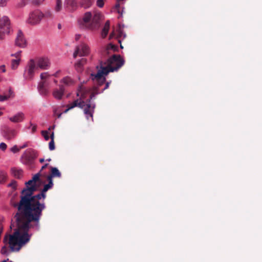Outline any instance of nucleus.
Returning a JSON list of instances; mask_svg holds the SVG:
<instances>
[{"label":"nucleus","instance_id":"obj_1","mask_svg":"<svg viewBox=\"0 0 262 262\" xmlns=\"http://www.w3.org/2000/svg\"><path fill=\"white\" fill-rule=\"evenodd\" d=\"M26 187L21 192L20 200L13 206L17 208V212L11 220V229L14 232L6 235L4 243H8L11 251H18L28 243L31 236L29 233L33 221V177L25 183Z\"/></svg>","mask_w":262,"mask_h":262},{"label":"nucleus","instance_id":"obj_2","mask_svg":"<svg viewBox=\"0 0 262 262\" xmlns=\"http://www.w3.org/2000/svg\"><path fill=\"white\" fill-rule=\"evenodd\" d=\"M124 64V60L120 55H114L107 60L106 62H100V69L96 74L91 73L90 78L93 80L103 83L105 78L103 75H106L109 72L118 70Z\"/></svg>","mask_w":262,"mask_h":262},{"label":"nucleus","instance_id":"obj_3","mask_svg":"<svg viewBox=\"0 0 262 262\" xmlns=\"http://www.w3.org/2000/svg\"><path fill=\"white\" fill-rule=\"evenodd\" d=\"M103 19V16L100 12H95L92 14L91 12L84 13L81 25L82 27L91 30H98Z\"/></svg>","mask_w":262,"mask_h":262},{"label":"nucleus","instance_id":"obj_4","mask_svg":"<svg viewBox=\"0 0 262 262\" xmlns=\"http://www.w3.org/2000/svg\"><path fill=\"white\" fill-rule=\"evenodd\" d=\"M98 92H93L90 96V98L89 99L88 102L90 103L91 99L95 97V95L97 94ZM79 107L81 108H84V113L86 115L87 119H89V117H93V113L91 111V105L90 103H86L84 101L81 99H77L74 101L72 103L69 104L67 105L68 108L66 109L64 113H67L70 110L76 107Z\"/></svg>","mask_w":262,"mask_h":262},{"label":"nucleus","instance_id":"obj_5","mask_svg":"<svg viewBox=\"0 0 262 262\" xmlns=\"http://www.w3.org/2000/svg\"><path fill=\"white\" fill-rule=\"evenodd\" d=\"M45 208L44 203L35 201L34 198V230H38L39 227V220L42 214V211Z\"/></svg>","mask_w":262,"mask_h":262},{"label":"nucleus","instance_id":"obj_6","mask_svg":"<svg viewBox=\"0 0 262 262\" xmlns=\"http://www.w3.org/2000/svg\"><path fill=\"white\" fill-rule=\"evenodd\" d=\"M50 75L48 72L41 73L40 75V81L39 82L37 89L41 95H46L49 93V83L47 79L49 78Z\"/></svg>","mask_w":262,"mask_h":262},{"label":"nucleus","instance_id":"obj_7","mask_svg":"<svg viewBox=\"0 0 262 262\" xmlns=\"http://www.w3.org/2000/svg\"><path fill=\"white\" fill-rule=\"evenodd\" d=\"M50 64V60L47 57H37L34 60V70L38 68L43 70H47Z\"/></svg>","mask_w":262,"mask_h":262},{"label":"nucleus","instance_id":"obj_8","mask_svg":"<svg viewBox=\"0 0 262 262\" xmlns=\"http://www.w3.org/2000/svg\"><path fill=\"white\" fill-rule=\"evenodd\" d=\"M89 47L85 43H81L76 47L75 51L73 54V57L75 58L78 55L79 56H87L89 53Z\"/></svg>","mask_w":262,"mask_h":262},{"label":"nucleus","instance_id":"obj_9","mask_svg":"<svg viewBox=\"0 0 262 262\" xmlns=\"http://www.w3.org/2000/svg\"><path fill=\"white\" fill-rule=\"evenodd\" d=\"M43 17L52 18L53 17V14L50 11H47L45 14H43L38 10L34 11V25L39 23Z\"/></svg>","mask_w":262,"mask_h":262},{"label":"nucleus","instance_id":"obj_10","mask_svg":"<svg viewBox=\"0 0 262 262\" xmlns=\"http://www.w3.org/2000/svg\"><path fill=\"white\" fill-rule=\"evenodd\" d=\"M48 164H46L43 165L39 172L34 175V191L39 189V186L37 185L38 183H39L40 185H42L45 183V181L40 177L42 175L41 171L43 169L47 168L48 166Z\"/></svg>","mask_w":262,"mask_h":262},{"label":"nucleus","instance_id":"obj_11","mask_svg":"<svg viewBox=\"0 0 262 262\" xmlns=\"http://www.w3.org/2000/svg\"><path fill=\"white\" fill-rule=\"evenodd\" d=\"M51 184V183H50V184H42L40 185L39 183H38L37 185L39 186V189L38 190L40 189V187L41 186H43V189H41V192L37 195H34L35 201H39V200L41 199L42 198L43 200H44L46 197V192L50 189L51 188L50 185ZM37 190V189H36ZM36 191V190H35ZM35 191V190L34 191Z\"/></svg>","mask_w":262,"mask_h":262},{"label":"nucleus","instance_id":"obj_12","mask_svg":"<svg viewBox=\"0 0 262 262\" xmlns=\"http://www.w3.org/2000/svg\"><path fill=\"white\" fill-rule=\"evenodd\" d=\"M3 137L8 140H11L16 136V131L13 128L6 127L4 128L3 132Z\"/></svg>","mask_w":262,"mask_h":262},{"label":"nucleus","instance_id":"obj_13","mask_svg":"<svg viewBox=\"0 0 262 262\" xmlns=\"http://www.w3.org/2000/svg\"><path fill=\"white\" fill-rule=\"evenodd\" d=\"M23 163L31 166L33 163V156L31 150H26L21 156Z\"/></svg>","mask_w":262,"mask_h":262},{"label":"nucleus","instance_id":"obj_14","mask_svg":"<svg viewBox=\"0 0 262 262\" xmlns=\"http://www.w3.org/2000/svg\"><path fill=\"white\" fill-rule=\"evenodd\" d=\"M50 169L51 173V174L47 176V179L49 181L48 184H50V183H51L50 186L52 188L53 185L52 178L54 177L60 178L61 174L59 170L56 167H51Z\"/></svg>","mask_w":262,"mask_h":262},{"label":"nucleus","instance_id":"obj_15","mask_svg":"<svg viewBox=\"0 0 262 262\" xmlns=\"http://www.w3.org/2000/svg\"><path fill=\"white\" fill-rule=\"evenodd\" d=\"M33 76V59H30L28 64V66L26 68L25 72L24 74V77L26 80L31 79Z\"/></svg>","mask_w":262,"mask_h":262},{"label":"nucleus","instance_id":"obj_16","mask_svg":"<svg viewBox=\"0 0 262 262\" xmlns=\"http://www.w3.org/2000/svg\"><path fill=\"white\" fill-rule=\"evenodd\" d=\"M0 29L7 30V32H10V21L7 16H3L0 19Z\"/></svg>","mask_w":262,"mask_h":262},{"label":"nucleus","instance_id":"obj_17","mask_svg":"<svg viewBox=\"0 0 262 262\" xmlns=\"http://www.w3.org/2000/svg\"><path fill=\"white\" fill-rule=\"evenodd\" d=\"M15 44L16 46L24 48L26 46V41L25 39L23 33L20 30H19L15 39Z\"/></svg>","mask_w":262,"mask_h":262},{"label":"nucleus","instance_id":"obj_18","mask_svg":"<svg viewBox=\"0 0 262 262\" xmlns=\"http://www.w3.org/2000/svg\"><path fill=\"white\" fill-rule=\"evenodd\" d=\"M64 88L63 85H59V89H55L52 93L53 97L58 100H61L64 93Z\"/></svg>","mask_w":262,"mask_h":262},{"label":"nucleus","instance_id":"obj_19","mask_svg":"<svg viewBox=\"0 0 262 262\" xmlns=\"http://www.w3.org/2000/svg\"><path fill=\"white\" fill-rule=\"evenodd\" d=\"M11 175L16 179H20L23 176V170L18 167H12L10 169Z\"/></svg>","mask_w":262,"mask_h":262},{"label":"nucleus","instance_id":"obj_20","mask_svg":"<svg viewBox=\"0 0 262 262\" xmlns=\"http://www.w3.org/2000/svg\"><path fill=\"white\" fill-rule=\"evenodd\" d=\"M24 118L23 114L21 113H18L15 116L10 117L9 120L14 123L19 122L23 121Z\"/></svg>","mask_w":262,"mask_h":262},{"label":"nucleus","instance_id":"obj_21","mask_svg":"<svg viewBox=\"0 0 262 262\" xmlns=\"http://www.w3.org/2000/svg\"><path fill=\"white\" fill-rule=\"evenodd\" d=\"M110 27V23L109 20H107L105 25L102 29V32H101V36L102 38H105L108 32L109 29Z\"/></svg>","mask_w":262,"mask_h":262},{"label":"nucleus","instance_id":"obj_22","mask_svg":"<svg viewBox=\"0 0 262 262\" xmlns=\"http://www.w3.org/2000/svg\"><path fill=\"white\" fill-rule=\"evenodd\" d=\"M86 61V59L82 58L76 63L75 68L78 72H79L82 71V67L83 65L85 63Z\"/></svg>","mask_w":262,"mask_h":262},{"label":"nucleus","instance_id":"obj_23","mask_svg":"<svg viewBox=\"0 0 262 262\" xmlns=\"http://www.w3.org/2000/svg\"><path fill=\"white\" fill-rule=\"evenodd\" d=\"M93 2L94 0H81L80 4L82 7L87 9L92 6Z\"/></svg>","mask_w":262,"mask_h":262},{"label":"nucleus","instance_id":"obj_24","mask_svg":"<svg viewBox=\"0 0 262 262\" xmlns=\"http://www.w3.org/2000/svg\"><path fill=\"white\" fill-rule=\"evenodd\" d=\"M61 82H62L66 86H71L74 84V80L68 76L62 79Z\"/></svg>","mask_w":262,"mask_h":262},{"label":"nucleus","instance_id":"obj_25","mask_svg":"<svg viewBox=\"0 0 262 262\" xmlns=\"http://www.w3.org/2000/svg\"><path fill=\"white\" fill-rule=\"evenodd\" d=\"M65 3L67 7H71V11L74 10L77 7V3L75 0H66Z\"/></svg>","mask_w":262,"mask_h":262},{"label":"nucleus","instance_id":"obj_26","mask_svg":"<svg viewBox=\"0 0 262 262\" xmlns=\"http://www.w3.org/2000/svg\"><path fill=\"white\" fill-rule=\"evenodd\" d=\"M112 50L114 52L118 50V46L112 43L108 44L104 49V51L106 54H110V51Z\"/></svg>","mask_w":262,"mask_h":262},{"label":"nucleus","instance_id":"obj_27","mask_svg":"<svg viewBox=\"0 0 262 262\" xmlns=\"http://www.w3.org/2000/svg\"><path fill=\"white\" fill-rule=\"evenodd\" d=\"M20 59L17 58L16 59H13L11 61V68L13 70L16 69L18 66L20 62Z\"/></svg>","mask_w":262,"mask_h":262},{"label":"nucleus","instance_id":"obj_28","mask_svg":"<svg viewBox=\"0 0 262 262\" xmlns=\"http://www.w3.org/2000/svg\"><path fill=\"white\" fill-rule=\"evenodd\" d=\"M7 177L6 172L3 170H0V183H4Z\"/></svg>","mask_w":262,"mask_h":262},{"label":"nucleus","instance_id":"obj_29","mask_svg":"<svg viewBox=\"0 0 262 262\" xmlns=\"http://www.w3.org/2000/svg\"><path fill=\"white\" fill-rule=\"evenodd\" d=\"M62 8V1L61 0H56V4L55 10L56 12H59Z\"/></svg>","mask_w":262,"mask_h":262},{"label":"nucleus","instance_id":"obj_30","mask_svg":"<svg viewBox=\"0 0 262 262\" xmlns=\"http://www.w3.org/2000/svg\"><path fill=\"white\" fill-rule=\"evenodd\" d=\"M10 32H7V30H0V40H2L5 38L6 34H9Z\"/></svg>","mask_w":262,"mask_h":262},{"label":"nucleus","instance_id":"obj_31","mask_svg":"<svg viewBox=\"0 0 262 262\" xmlns=\"http://www.w3.org/2000/svg\"><path fill=\"white\" fill-rule=\"evenodd\" d=\"M17 182L15 180H12L11 182L8 184V187H12L14 190H16L17 188Z\"/></svg>","mask_w":262,"mask_h":262},{"label":"nucleus","instance_id":"obj_32","mask_svg":"<svg viewBox=\"0 0 262 262\" xmlns=\"http://www.w3.org/2000/svg\"><path fill=\"white\" fill-rule=\"evenodd\" d=\"M49 148L50 150H53L55 149V143L53 139L51 140L50 142L49 143Z\"/></svg>","mask_w":262,"mask_h":262},{"label":"nucleus","instance_id":"obj_33","mask_svg":"<svg viewBox=\"0 0 262 262\" xmlns=\"http://www.w3.org/2000/svg\"><path fill=\"white\" fill-rule=\"evenodd\" d=\"M42 135L46 141L49 140L50 139L49 133L47 130L42 131Z\"/></svg>","mask_w":262,"mask_h":262},{"label":"nucleus","instance_id":"obj_34","mask_svg":"<svg viewBox=\"0 0 262 262\" xmlns=\"http://www.w3.org/2000/svg\"><path fill=\"white\" fill-rule=\"evenodd\" d=\"M20 149V147H18L17 145H14L10 148V151L13 153H16L18 152Z\"/></svg>","mask_w":262,"mask_h":262},{"label":"nucleus","instance_id":"obj_35","mask_svg":"<svg viewBox=\"0 0 262 262\" xmlns=\"http://www.w3.org/2000/svg\"><path fill=\"white\" fill-rule=\"evenodd\" d=\"M104 0H97L96 2L97 6L100 8L103 7L104 6Z\"/></svg>","mask_w":262,"mask_h":262},{"label":"nucleus","instance_id":"obj_36","mask_svg":"<svg viewBox=\"0 0 262 262\" xmlns=\"http://www.w3.org/2000/svg\"><path fill=\"white\" fill-rule=\"evenodd\" d=\"M121 2V1H118V0H117V3L115 5V8L118 13H120V3Z\"/></svg>","mask_w":262,"mask_h":262},{"label":"nucleus","instance_id":"obj_37","mask_svg":"<svg viewBox=\"0 0 262 262\" xmlns=\"http://www.w3.org/2000/svg\"><path fill=\"white\" fill-rule=\"evenodd\" d=\"M28 0H22L21 2L18 4L17 7H23L24 6H25L26 3L27 2Z\"/></svg>","mask_w":262,"mask_h":262},{"label":"nucleus","instance_id":"obj_38","mask_svg":"<svg viewBox=\"0 0 262 262\" xmlns=\"http://www.w3.org/2000/svg\"><path fill=\"white\" fill-rule=\"evenodd\" d=\"M7 147V145L4 142L0 144V149L3 151H5Z\"/></svg>","mask_w":262,"mask_h":262},{"label":"nucleus","instance_id":"obj_39","mask_svg":"<svg viewBox=\"0 0 262 262\" xmlns=\"http://www.w3.org/2000/svg\"><path fill=\"white\" fill-rule=\"evenodd\" d=\"M9 0H0V7H5L6 6Z\"/></svg>","mask_w":262,"mask_h":262},{"label":"nucleus","instance_id":"obj_40","mask_svg":"<svg viewBox=\"0 0 262 262\" xmlns=\"http://www.w3.org/2000/svg\"><path fill=\"white\" fill-rule=\"evenodd\" d=\"M7 96H9V98H10L11 97L13 98L14 97V92H13V91L12 90V89L11 88L9 89V94L7 95Z\"/></svg>","mask_w":262,"mask_h":262},{"label":"nucleus","instance_id":"obj_41","mask_svg":"<svg viewBox=\"0 0 262 262\" xmlns=\"http://www.w3.org/2000/svg\"><path fill=\"white\" fill-rule=\"evenodd\" d=\"M8 99L9 96H7V95H0V101H4L8 100Z\"/></svg>","mask_w":262,"mask_h":262},{"label":"nucleus","instance_id":"obj_42","mask_svg":"<svg viewBox=\"0 0 262 262\" xmlns=\"http://www.w3.org/2000/svg\"><path fill=\"white\" fill-rule=\"evenodd\" d=\"M21 52V51H19L16 52L15 54H12L11 55V56H15L16 58V59L20 58V56Z\"/></svg>","mask_w":262,"mask_h":262},{"label":"nucleus","instance_id":"obj_43","mask_svg":"<svg viewBox=\"0 0 262 262\" xmlns=\"http://www.w3.org/2000/svg\"><path fill=\"white\" fill-rule=\"evenodd\" d=\"M45 0H34V5H39L43 3Z\"/></svg>","mask_w":262,"mask_h":262},{"label":"nucleus","instance_id":"obj_44","mask_svg":"<svg viewBox=\"0 0 262 262\" xmlns=\"http://www.w3.org/2000/svg\"><path fill=\"white\" fill-rule=\"evenodd\" d=\"M1 253L3 254H7V248L6 246H4L2 250H1Z\"/></svg>","mask_w":262,"mask_h":262},{"label":"nucleus","instance_id":"obj_45","mask_svg":"<svg viewBox=\"0 0 262 262\" xmlns=\"http://www.w3.org/2000/svg\"><path fill=\"white\" fill-rule=\"evenodd\" d=\"M31 15H32V13H31L30 14L29 18L27 20V22L28 24H32V19L31 16Z\"/></svg>","mask_w":262,"mask_h":262},{"label":"nucleus","instance_id":"obj_46","mask_svg":"<svg viewBox=\"0 0 262 262\" xmlns=\"http://www.w3.org/2000/svg\"><path fill=\"white\" fill-rule=\"evenodd\" d=\"M0 69L2 70L3 72L4 73V72H6L5 66V65H2L1 66H0Z\"/></svg>","mask_w":262,"mask_h":262},{"label":"nucleus","instance_id":"obj_47","mask_svg":"<svg viewBox=\"0 0 262 262\" xmlns=\"http://www.w3.org/2000/svg\"><path fill=\"white\" fill-rule=\"evenodd\" d=\"M114 36H115V33H114V32H112L110 34V36H109V38H110V39H111L113 38L114 37Z\"/></svg>","mask_w":262,"mask_h":262},{"label":"nucleus","instance_id":"obj_48","mask_svg":"<svg viewBox=\"0 0 262 262\" xmlns=\"http://www.w3.org/2000/svg\"><path fill=\"white\" fill-rule=\"evenodd\" d=\"M60 73V71L58 70L57 71L54 75L53 76L55 77H57L58 74Z\"/></svg>","mask_w":262,"mask_h":262},{"label":"nucleus","instance_id":"obj_49","mask_svg":"<svg viewBox=\"0 0 262 262\" xmlns=\"http://www.w3.org/2000/svg\"><path fill=\"white\" fill-rule=\"evenodd\" d=\"M110 84V82H107L105 84V86L104 90L107 89L109 86Z\"/></svg>","mask_w":262,"mask_h":262},{"label":"nucleus","instance_id":"obj_50","mask_svg":"<svg viewBox=\"0 0 262 262\" xmlns=\"http://www.w3.org/2000/svg\"><path fill=\"white\" fill-rule=\"evenodd\" d=\"M119 34L118 37H121L122 36V35L123 34L121 30H119Z\"/></svg>","mask_w":262,"mask_h":262},{"label":"nucleus","instance_id":"obj_51","mask_svg":"<svg viewBox=\"0 0 262 262\" xmlns=\"http://www.w3.org/2000/svg\"><path fill=\"white\" fill-rule=\"evenodd\" d=\"M27 146V145L26 144H25L23 146H20L19 147H20V149H22V148L26 147Z\"/></svg>","mask_w":262,"mask_h":262},{"label":"nucleus","instance_id":"obj_52","mask_svg":"<svg viewBox=\"0 0 262 262\" xmlns=\"http://www.w3.org/2000/svg\"><path fill=\"white\" fill-rule=\"evenodd\" d=\"M50 138H51V140H52V139H54V132L52 133V134L50 135Z\"/></svg>","mask_w":262,"mask_h":262},{"label":"nucleus","instance_id":"obj_53","mask_svg":"<svg viewBox=\"0 0 262 262\" xmlns=\"http://www.w3.org/2000/svg\"><path fill=\"white\" fill-rule=\"evenodd\" d=\"M80 37V35H76L75 37L76 40H78Z\"/></svg>","mask_w":262,"mask_h":262},{"label":"nucleus","instance_id":"obj_54","mask_svg":"<svg viewBox=\"0 0 262 262\" xmlns=\"http://www.w3.org/2000/svg\"><path fill=\"white\" fill-rule=\"evenodd\" d=\"M39 162L40 163H42L43 162H44V159H40Z\"/></svg>","mask_w":262,"mask_h":262},{"label":"nucleus","instance_id":"obj_55","mask_svg":"<svg viewBox=\"0 0 262 262\" xmlns=\"http://www.w3.org/2000/svg\"><path fill=\"white\" fill-rule=\"evenodd\" d=\"M61 25H60V24H58V29H60V28H61Z\"/></svg>","mask_w":262,"mask_h":262},{"label":"nucleus","instance_id":"obj_56","mask_svg":"<svg viewBox=\"0 0 262 262\" xmlns=\"http://www.w3.org/2000/svg\"><path fill=\"white\" fill-rule=\"evenodd\" d=\"M54 127L53 126H50L49 128V130H51L52 129H53Z\"/></svg>","mask_w":262,"mask_h":262},{"label":"nucleus","instance_id":"obj_57","mask_svg":"<svg viewBox=\"0 0 262 262\" xmlns=\"http://www.w3.org/2000/svg\"><path fill=\"white\" fill-rule=\"evenodd\" d=\"M47 161H51V159H48L47 160Z\"/></svg>","mask_w":262,"mask_h":262},{"label":"nucleus","instance_id":"obj_58","mask_svg":"<svg viewBox=\"0 0 262 262\" xmlns=\"http://www.w3.org/2000/svg\"><path fill=\"white\" fill-rule=\"evenodd\" d=\"M120 48H121V49H123V46H122L121 45H120Z\"/></svg>","mask_w":262,"mask_h":262},{"label":"nucleus","instance_id":"obj_59","mask_svg":"<svg viewBox=\"0 0 262 262\" xmlns=\"http://www.w3.org/2000/svg\"><path fill=\"white\" fill-rule=\"evenodd\" d=\"M54 82L57 83V81L56 80H54Z\"/></svg>","mask_w":262,"mask_h":262},{"label":"nucleus","instance_id":"obj_60","mask_svg":"<svg viewBox=\"0 0 262 262\" xmlns=\"http://www.w3.org/2000/svg\"><path fill=\"white\" fill-rule=\"evenodd\" d=\"M33 128H34V131L35 129V126L34 125Z\"/></svg>","mask_w":262,"mask_h":262},{"label":"nucleus","instance_id":"obj_61","mask_svg":"<svg viewBox=\"0 0 262 262\" xmlns=\"http://www.w3.org/2000/svg\"><path fill=\"white\" fill-rule=\"evenodd\" d=\"M118 42H119V43H121V41H120V40H118Z\"/></svg>","mask_w":262,"mask_h":262},{"label":"nucleus","instance_id":"obj_62","mask_svg":"<svg viewBox=\"0 0 262 262\" xmlns=\"http://www.w3.org/2000/svg\"><path fill=\"white\" fill-rule=\"evenodd\" d=\"M42 175L41 177H42L43 175H44V177H46V175H45V174H43V173H42Z\"/></svg>","mask_w":262,"mask_h":262},{"label":"nucleus","instance_id":"obj_63","mask_svg":"<svg viewBox=\"0 0 262 262\" xmlns=\"http://www.w3.org/2000/svg\"><path fill=\"white\" fill-rule=\"evenodd\" d=\"M123 0H118V1H123Z\"/></svg>","mask_w":262,"mask_h":262},{"label":"nucleus","instance_id":"obj_64","mask_svg":"<svg viewBox=\"0 0 262 262\" xmlns=\"http://www.w3.org/2000/svg\"><path fill=\"white\" fill-rule=\"evenodd\" d=\"M2 113H0V115H1Z\"/></svg>","mask_w":262,"mask_h":262}]
</instances>
